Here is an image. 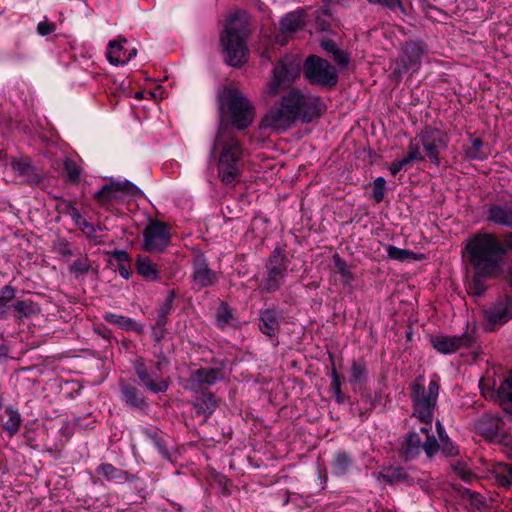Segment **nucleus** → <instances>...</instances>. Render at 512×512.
I'll return each mask as SVG.
<instances>
[{
  "instance_id": "obj_1",
  "label": "nucleus",
  "mask_w": 512,
  "mask_h": 512,
  "mask_svg": "<svg viewBox=\"0 0 512 512\" xmlns=\"http://www.w3.org/2000/svg\"><path fill=\"white\" fill-rule=\"evenodd\" d=\"M506 256L507 249L504 243L494 233L478 232L466 240L463 258L473 270L467 284V290L471 295L481 296L485 293V281L500 276Z\"/></svg>"
},
{
  "instance_id": "obj_2",
  "label": "nucleus",
  "mask_w": 512,
  "mask_h": 512,
  "mask_svg": "<svg viewBox=\"0 0 512 512\" xmlns=\"http://www.w3.org/2000/svg\"><path fill=\"white\" fill-rule=\"evenodd\" d=\"M325 105L319 96L293 88L281 96L261 120V128L286 131L297 121L308 124L320 118Z\"/></svg>"
},
{
  "instance_id": "obj_3",
  "label": "nucleus",
  "mask_w": 512,
  "mask_h": 512,
  "mask_svg": "<svg viewBox=\"0 0 512 512\" xmlns=\"http://www.w3.org/2000/svg\"><path fill=\"white\" fill-rule=\"evenodd\" d=\"M217 149H220L217 164L218 178L224 185L239 182L244 167L241 142L227 129L220 127L211 146L210 157H215Z\"/></svg>"
},
{
  "instance_id": "obj_4",
  "label": "nucleus",
  "mask_w": 512,
  "mask_h": 512,
  "mask_svg": "<svg viewBox=\"0 0 512 512\" xmlns=\"http://www.w3.org/2000/svg\"><path fill=\"white\" fill-rule=\"evenodd\" d=\"M250 33L248 16L245 12L234 13L220 35V44L225 55V63L241 67L248 60L245 40Z\"/></svg>"
},
{
  "instance_id": "obj_5",
  "label": "nucleus",
  "mask_w": 512,
  "mask_h": 512,
  "mask_svg": "<svg viewBox=\"0 0 512 512\" xmlns=\"http://www.w3.org/2000/svg\"><path fill=\"white\" fill-rule=\"evenodd\" d=\"M218 106L221 112L226 109L231 123L238 130L248 128L254 119V107L244 94L236 88H225L218 94Z\"/></svg>"
},
{
  "instance_id": "obj_6",
  "label": "nucleus",
  "mask_w": 512,
  "mask_h": 512,
  "mask_svg": "<svg viewBox=\"0 0 512 512\" xmlns=\"http://www.w3.org/2000/svg\"><path fill=\"white\" fill-rule=\"evenodd\" d=\"M422 380L423 377H418L410 387L412 416L421 422H432L440 387L437 381L431 380L426 390Z\"/></svg>"
},
{
  "instance_id": "obj_7",
  "label": "nucleus",
  "mask_w": 512,
  "mask_h": 512,
  "mask_svg": "<svg viewBox=\"0 0 512 512\" xmlns=\"http://www.w3.org/2000/svg\"><path fill=\"white\" fill-rule=\"evenodd\" d=\"M289 263L284 249L277 247L271 252L265 264V275L260 284L262 293L270 294L280 289L287 276Z\"/></svg>"
},
{
  "instance_id": "obj_8",
  "label": "nucleus",
  "mask_w": 512,
  "mask_h": 512,
  "mask_svg": "<svg viewBox=\"0 0 512 512\" xmlns=\"http://www.w3.org/2000/svg\"><path fill=\"white\" fill-rule=\"evenodd\" d=\"M143 195L142 190L128 180H111L94 194V200L103 209L112 212L116 204L124 201L125 196L141 197Z\"/></svg>"
},
{
  "instance_id": "obj_9",
  "label": "nucleus",
  "mask_w": 512,
  "mask_h": 512,
  "mask_svg": "<svg viewBox=\"0 0 512 512\" xmlns=\"http://www.w3.org/2000/svg\"><path fill=\"white\" fill-rule=\"evenodd\" d=\"M477 433L490 443H497L512 453V435L506 431L504 420L494 414H485L475 423Z\"/></svg>"
},
{
  "instance_id": "obj_10",
  "label": "nucleus",
  "mask_w": 512,
  "mask_h": 512,
  "mask_svg": "<svg viewBox=\"0 0 512 512\" xmlns=\"http://www.w3.org/2000/svg\"><path fill=\"white\" fill-rule=\"evenodd\" d=\"M422 450L428 459H432L438 452L437 439L428 436L423 441L418 431L413 430L403 436L398 455L404 462H409L418 458Z\"/></svg>"
},
{
  "instance_id": "obj_11",
  "label": "nucleus",
  "mask_w": 512,
  "mask_h": 512,
  "mask_svg": "<svg viewBox=\"0 0 512 512\" xmlns=\"http://www.w3.org/2000/svg\"><path fill=\"white\" fill-rule=\"evenodd\" d=\"M305 78L314 85L325 88L334 87L338 82V73L327 60L316 55L306 58L303 65Z\"/></svg>"
},
{
  "instance_id": "obj_12",
  "label": "nucleus",
  "mask_w": 512,
  "mask_h": 512,
  "mask_svg": "<svg viewBox=\"0 0 512 512\" xmlns=\"http://www.w3.org/2000/svg\"><path fill=\"white\" fill-rule=\"evenodd\" d=\"M132 365L140 384L147 391L157 394L168 390L169 378L161 377V371H158L154 364L149 365L143 357H138Z\"/></svg>"
},
{
  "instance_id": "obj_13",
  "label": "nucleus",
  "mask_w": 512,
  "mask_h": 512,
  "mask_svg": "<svg viewBox=\"0 0 512 512\" xmlns=\"http://www.w3.org/2000/svg\"><path fill=\"white\" fill-rule=\"evenodd\" d=\"M416 140H419L421 143V146L423 147L430 162L437 167L440 166V152L445 151L448 148V135L439 129L425 127L416 136Z\"/></svg>"
},
{
  "instance_id": "obj_14",
  "label": "nucleus",
  "mask_w": 512,
  "mask_h": 512,
  "mask_svg": "<svg viewBox=\"0 0 512 512\" xmlns=\"http://www.w3.org/2000/svg\"><path fill=\"white\" fill-rule=\"evenodd\" d=\"M486 330L495 331L512 319V295L497 298L483 309Z\"/></svg>"
},
{
  "instance_id": "obj_15",
  "label": "nucleus",
  "mask_w": 512,
  "mask_h": 512,
  "mask_svg": "<svg viewBox=\"0 0 512 512\" xmlns=\"http://www.w3.org/2000/svg\"><path fill=\"white\" fill-rule=\"evenodd\" d=\"M143 250L151 253L163 252L171 242V235L167 224L153 220L143 231Z\"/></svg>"
},
{
  "instance_id": "obj_16",
  "label": "nucleus",
  "mask_w": 512,
  "mask_h": 512,
  "mask_svg": "<svg viewBox=\"0 0 512 512\" xmlns=\"http://www.w3.org/2000/svg\"><path fill=\"white\" fill-rule=\"evenodd\" d=\"M432 347L440 354H454L460 349L470 348L475 343V338L471 333L461 335L436 334L430 337Z\"/></svg>"
},
{
  "instance_id": "obj_17",
  "label": "nucleus",
  "mask_w": 512,
  "mask_h": 512,
  "mask_svg": "<svg viewBox=\"0 0 512 512\" xmlns=\"http://www.w3.org/2000/svg\"><path fill=\"white\" fill-rule=\"evenodd\" d=\"M427 53V45L420 39L406 41L401 47L399 62L401 69H396L394 74L400 76L402 71L417 69L422 62V57Z\"/></svg>"
},
{
  "instance_id": "obj_18",
  "label": "nucleus",
  "mask_w": 512,
  "mask_h": 512,
  "mask_svg": "<svg viewBox=\"0 0 512 512\" xmlns=\"http://www.w3.org/2000/svg\"><path fill=\"white\" fill-rule=\"evenodd\" d=\"M191 265V280L193 287L197 291L211 287L218 282L219 277L217 272L209 267L208 260L203 253L195 254Z\"/></svg>"
},
{
  "instance_id": "obj_19",
  "label": "nucleus",
  "mask_w": 512,
  "mask_h": 512,
  "mask_svg": "<svg viewBox=\"0 0 512 512\" xmlns=\"http://www.w3.org/2000/svg\"><path fill=\"white\" fill-rule=\"evenodd\" d=\"M293 81V67L281 60L273 68V77L267 84L266 93L269 96H275L280 92V90L289 87Z\"/></svg>"
},
{
  "instance_id": "obj_20",
  "label": "nucleus",
  "mask_w": 512,
  "mask_h": 512,
  "mask_svg": "<svg viewBox=\"0 0 512 512\" xmlns=\"http://www.w3.org/2000/svg\"><path fill=\"white\" fill-rule=\"evenodd\" d=\"M119 390L121 400L129 408L142 411L149 407L147 398L134 381L121 380Z\"/></svg>"
},
{
  "instance_id": "obj_21",
  "label": "nucleus",
  "mask_w": 512,
  "mask_h": 512,
  "mask_svg": "<svg viewBox=\"0 0 512 512\" xmlns=\"http://www.w3.org/2000/svg\"><path fill=\"white\" fill-rule=\"evenodd\" d=\"M97 474L101 475L107 482L117 485L125 483L137 484L141 479L138 474L130 473L129 471L120 469L109 462H103L96 468Z\"/></svg>"
},
{
  "instance_id": "obj_22",
  "label": "nucleus",
  "mask_w": 512,
  "mask_h": 512,
  "mask_svg": "<svg viewBox=\"0 0 512 512\" xmlns=\"http://www.w3.org/2000/svg\"><path fill=\"white\" fill-rule=\"evenodd\" d=\"M222 371L218 368H199L187 380L185 388L199 392L203 386L214 385L221 378Z\"/></svg>"
},
{
  "instance_id": "obj_23",
  "label": "nucleus",
  "mask_w": 512,
  "mask_h": 512,
  "mask_svg": "<svg viewBox=\"0 0 512 512\" xmlns=\"http://www.w3.org/2000/svg\"><path fill=\"white\" fill-rule=\"evenodd\" d=\"M10 167L15 175L22 178L23 183L30 186L38 185L42 178L27 157L12 158Z\"/></svg>"
},
{
  "instance_id": "obj_24",
  "label": "nucleus",
  "mask_w": 512,
  "mask_h": 512,
  "mask_svg": "<svg viewBox=\"0 0 512 512\" xmlns=\"http://www.w3.org/2000/svg\"><path fill=\"white\" fill-rule=\"evenodd\" d=\"M282 318V312L277 308L262 309L259 311L258 328L264 335L276 337Z\"/></svg>"
},
{
  "instance_id": "obj_25",
  "label": "nucleus",
  "mask_w": 512,
  "mask_h": 512,
  "mask_svg": "<svg viewBox=\"0 0 512 512\" xmlns=\"http://www.w3.org/2000/svg\"><path fill=\"white\" fill-rule=\"evenodd\" d=\"M487 220L497 226L512 229V206L507 203L490 204L487 209Z\"/></svg>"
},
{
  "instance_id": "obj_26",
  "label": "nucleus",
  "mask_w": 512,
  "mask_h": 512,
  "mask_svg": "<svg viewBox=\"0 0 512 512\" xmlns=\"http://www.w3.org/2000/svg\"><path fill=\"white\" fill-rule=\"evenodd\" d=\"M381 478L389 485L403 483L410 486L415 484L416 470L404 467H390L381 473Z\"/></svg>"
},
{
  "instance_id": "obj_27",
  "label": "nucleus",
  "mask_w": 512,
  "mask_h": 512,
  "mask_svg": "<svg viewBox=\"0 0 512 512\" xmlns=\"http://www.w3.org/2000/svg\"><path fill=\"white\" fill-rule=\"evenodd\" d=\"M193 408L197 415H204L209 418L218 406L216 397L211 392H203L193 400Z\"/></svg>"
},
{
  "instance_id": "obj_28",
  "label": "nucleus",
  "mask_w": 512,
  "mask_h": 512,
  "mask_svg": "<svg viewBox=\"0 0 512 512\" xmlns=\"http://www.w3.org/2000/svg\"><path fill=\"white\" fill-rule=\"evenodd\" d=\"M304 26L305 15L300 10L287 13L280 21V30L285 34L300 31Z\"/></svg>"
},
{
  "instance_id": "obj_29",
  "label": "nucleus",
  "mask_w": 512,
  "mask_h": 512,
  "mask_svg": "<svg viewBox=\"0 0 512 512\" xmlns=\"http://www.w3.org/2000/svg\"><path fill=\"white\" fill-rule=\"evenodd\" d=\"M103 318L107 323L116 325L124 331H134L138 334L143 333V326L127 316L108 312L104 314Z\"/></svg>"
},
{
  "instance_id": "obj_30",
  "label": "nucleus",
  "mask_w": 512,
  "mask_h": 512,
  "mask_svg": "<svg viewBox=\"0 0 512 512\" xmlns=\"http://www.w3.org/2000/svg\"><path fill=\"white\" fill-rule=\"evenodd\" d=\"M136 270L146 280L157 281L160 279L157 265L147 256L139 255L137 257Z\"/></svg>"
},
{
  "instance_id": "obj_31",
  "label": "nucleus",
  "mask_w": 512,
  "mask_h": 512,
  "mask_svg": "<svg viewBox=\"0 0 512 512\" xmlns=\"http://www.w3.org/2000/svg\"><path fill=\"white\" fill-rule=\"evenodd\" d=\"M125 38L119 37L116 40H111L108 43L106 57L110 64L118 66L126 64L125 51L123 50V43H126Z\"/></svg>"
},
{
  "instance_id": "obj_32",
  "label": "nucleus",
  "mask_w": 512,
  "mask_h": 512,
  "mask_svg": "<svg viewBox=\"0 0 512 512\" xmlns=\"http://www.w3.org/2000/svg\"><path fill=\"white\" fill-rule=\"evenodd\" d=\"M354 464L353 458L346 451H338L331 462L332 472L336 476L346 475Z\"/></svg>"
},
{
  "instance_id": "obj_33",
  "label": "nucleus",
  "mask_w": 512,
  "mask_h": 512,
  "mask_svg": "<svg viewBox=\"0 0 512 512\" xmlns=\"http://www.w3.org/2000/svg\"><path fill=\"white\" fill-rule=\"evenodd\" d=\"M141 432L146 437V439H148L153 444V446L158 450V452L165 460H171V455L168 450L166 441L159 435L157 430L143 428Z\"/></svg>"
},
{
  "instance_id": "obj_34",
  "label": "nucleus",
  "mask_w": 512,
  "mask_h": 512,
  "mask_svg": "<svg viewBox=\"0 0 512 512\" xmlns=\"http://www.w3.org/2000/svg\"><path fill=\"white\" fill-rule=\"evenodd\" d=\"M5 414L8 419L3 423L4 430L9 434L10 437L16 435L22 424V417L17 408L9 406L5 409Z\"/></svg>"
},
{
  "instance_id": "obj_35",
  "label": "nucleus",
  "mask_w": 512,
  "mask_h": 512,
  "mask_svg": "<svg viewBox=\"0 0 512 512\" xmlns=\"http://www.w3.org/2000/svg\"><path fill=\"white\" fill-rule=\"evenodd\" d=\"M493 475L499 486L504 488L512 486V464L498 463L493 468Z\"/></svg>"
},
{
  "instance_id": "obj_36",
  "label": "nucleus",
  "mask_w": 512,
  "mask_h": 512,
  "mask_svg": "<svg viewBox=\"0 0 512 512\" xmlns=\"http://www.w3.org/2000/svg\"><path fill=\"white\" fill-rule=\"evenodd\" d=\"M176 298V292L174 290H170L165 301L159 306L157 310V317L155 319V323L158 326H166L168 323V315L171 313L173 308V303Z\"/></svg>"
},
{
  "instance_id": "obj_37",
  "label": "nucleus",
  "mask_w": 512,
  "mask_h": 512,
  "mask_svg": "<svg viewBox=\"0 0 512 512\" xmlns=\"http://www.w3.org/2000/svg\"><path fill=\"white\" fill-rule=\"evenodd\" d=\"M17 289L10 284L4 285L0 289V319H6L8 309L11 308V302L16 297Z\"/></svg>"
},
{
  "instance_id": "obj_38",
  "label": "nucleus",
  "mask_w": 512,
  "mask_h": 512,
  "mask_svg": "<svg viewBox=\"0 0 512 512\" xmlns=\"http://www.w3.org/2000/svg\"><path fill=\"white\" fill-rule=\"evenodd\" d=\"M11 308L20 319L32 317L40 312L39 306L32 300H18L11 304Z\"/></svg>"
},
{
  "instance_id": "obj_39",
  "label": "nucleus",
  "mask_w": 512,
  "mask_h": 512,
  "mask_svg": "<svg viewBox=\"0 0 512 512\" xmlns=\"http://www.w3.org/2000/svg\"><path fill=\"white\" fill-rule=\"evenodd\" d=\"M484 142L481 138H472L471 146L463 147L464 156L468 160H485L486 153L483 151Z\"/></svg>"
},
{
  "instance_id": "obj_40",
  "label": "nucleus",
  "mask_w": 512,
  "mask_h": 512,
  "mask_svg": "<svg viewBox=\"0 0 512 512\" xmlns=\"http://www.w3.org/2000/svg\"><path fill=\"white\" fill-rule=\"evenodd\" d=\"M332 259L337 273L341 275L343 284L351 285L354 281V274L349 270L347 262L338 253H335Z\"/></svg>"
},
{
  "instance_id": "obj_41",
  "label": "nucleus",
  "mask_w": 512,
  "mask_h": 512,
  "mask_svg": "<svg viewBox=\"0 0 512 512\" xmlns=\"http://www.w3.org/2000/svg\"><path fill=\"white\" fill-rule=\"evenodd\" d=\"M492 399H505L512 401V369L509 376L503 380L497 390H491Z\"/></svg>"
},
{
  "instance_id": "obj_42",
  "label": "nucleus",
  "mask_w": 512,
  "mask_h": 512,
  "mask_svg": "<svg viewBox=\"0 0 512 512\" xmlns=\"http://www.w3.org/2000/svg\"><path fill=\"white\" fill-rule=\"evenodd\" d=\"M63 169L69 183L77 184L79 182L82 169L74 160L66 158L63 163Z\"/></svg>"
},
{
  "instance_id": "obj_43",
  "label": "nucleus",
  "mask_w": 512,
  "mask_h": 512,
  "mask_svg": "<svg viewBox=\"0 0 512 512\" xmlns=\"http://www.w3.org/2000/svg\"><path fill=\"white\" fill-rule=\"evenodd\" d=\"M366 378L367 370L365 363L354 360L350 369V382L353 384H361L366 381Z\"/></svg>"
},
{
  "instance_id": "obj_44",
  "label": "nucleus",
  "mask_w": 512,
  "mask_h": 512,
  "mask_svg": "<svg viewBox=\"0 0 512 512\" xmlns=\"http://www.w3.org/2000/svg\"><path fill=\"white\" fill-rule=\"evenodd\" d=\"M438 451H440L445 457H453L459 454L458 447L452 442L448 434L441 436L437 440Z\"/></svg>"
},
{
  "instance_id": "obj_45",
  "label": "nucleus",
  "mask_w": 512,
  "mask_h": 512,
  "mask_svg": "<svg viewBox=\"0 0 512 512\" xmlns=\"http://www.w3.org/2000/svg\"><path fill=\"white\" fill-rule=\"evenodd\" d=\"M91 269L89 259L87 256L76 259L70 266L69 270L74 274L75 278L85 276Z\"/></svg>"
},
{
  "instance_id": "obj_46",
  "label": "nucleus",
  "mask_w": 512,
  "mask_h": 512,
  "mask_svg": "<svg viewBox=\"0 0 512 512\" xmlns=\"http://www.w3.org/2000/svg\"><path fill=\"white\" fill-rule=\"evenodd\" d=\"M451 468L453 472L466 483H470L473 479H475V475L463 461H456L452 463Z\"/></svg>"
},
{
  "instance_id": "obj_47",
  "label": "nucleus",
  "mask_w": 512,
  "mask_h": 512,
  "mask_svg": "<svg viewBox=\"0 0 512 512\" xmlns=\"http://www.w3.org/2000/svg\"><path fill=\"white\" fill-rule=\"evenodd\" d=\"M57 210L61 213L69 215L75 224H77L83 218L74 204L68 200H61L57 205Z\"/></svg>"
},
{
  "instance_id": "obj_48",
  "label": "nucleus",
  "mask_w": 512,
  "mask_h": 512,
  "mask_svg": "<svg viewBox=\"0 0 512 512\" xmlns=\"http://www.w3.org/2000/svg\"><path fill=\"white\" fill-rule=\"evenodd\" d=\"M386 252L390 259L398 260V261H405L407 259H414V252L407 250V249H401L393 245H387L386 246Z\"/></svg>"
},
{
  "instance_id": "obj_49",
  "label": "nucleus",
  "mask_w": 512,
  "mask_h": 512,
  "mask_svg": "<svg viewBox=\"0 0 512 512\" xmlns=\"http://www.w3.org/2000/svg\"><path fill=\"white\" fill-rule=\"evenodd\" d=\"M76 226L86 235L87 238L94 240L96 244L100 243L101 240L98 239L96 235L97 229L102 230L100 225L94 226L92 223L88 222L86 219L82 218Z\"/></svg>"
},
{
  "instance_id": "obj_50",
  "label": "nucleus",
  "mask_w": 512,
  "mask_h": 512,
  "mask_svg": "<svg viewBox=\"0 0 512 512\" xmlns=\"http://www.w3.org/2000/svg\"><path fill=\"white\" fill-rule=\"evenodd\" d=\"M216 319L218 326L221 328L225 327L233 319L232 310L229 308L227 303L222 302L220 304L217 310Z\"/></svg>"
},
{
  "instance_id": "obj_51",
  "label": "nucleus",
  "mask_w": 512,
  "mask_h": 512,
  "mask_svg": "<svg viewBox=\"0 0 512 512\" xmlns=\"http://www.w3.org/2000/svg\"><path fill=\"white\" fill-rule=\"evenodd\" d=\"M386 180L383 177H377L373 183V199L376 203L383 201L385 197Z\"/></svg>"
},
{
  "instance_id": "obj_52",
  "label": "nucleus",
  "mask_w": 512,
  "mask_h": 512,
  "mask_svg": "<svg viewBox=\"0 0 512 512\" xmlns=\"http://www.w3.org/2000/svg\"><path fill=\"white\" fill-rule=\"evenodd\" d=\"M420 145L421 143L419 140H416V137L412 139L408 145V152L407 154L411 157V159H414L415 162L424 161L425 157L422 155L420 151Z\"/></svg>"
},
{
  "instance_id": "obj_53",
  "label": "nucleus",
  "mask_w": 512,
  "mask_h": 512,
  "mask_svg": "<svg viewBox=\"0 0 512 512\" xmlns=\"http://www.w3.org/2000/svg\"><path fill=\"white\" fill-rule=\"evenodd\" d=\"M330 360L332 362V367H331V372L328 374L331 378V385H330V388L333 392V394L335 393H338L341 390V386H342V383H341V380H340V376L336 370V366L333 362V356L330 355Z\"/></svg>"
},
{
  "instance_id": "obj_54",
  "label": "nucleus",
  "mask_w": 512,
  "mask_h": 512,
  "mask_svg": "<svg viewBox=\"0 0 512 512\" xmlns=\"http://www.w3.org/2000/svg\"><path fill=\"white\" fill-rule=\"evenodd\" d=\"M462 496L464 498H467L470 504L478 509H480V507L483 506L485 503L484 498L481 494L473 492L470 489H464Z\"/></svg>"
},
{
  "instance_id": "obj_55",
  "label": "nucleus",
  "mask_w": 512,
  "mask_h": 512,
  "mask_svg": "<svg viewBox=\"0 0 512 512\" xmlns=\"http://www.w3.org/2000/svg\"><path fill=\"white\" fill-rule=\"evenodd\" d=\"M111 258L118 262V264H125L131 262V257L125 250L114 249L113 251L107 252Z\"/></svg>"
},
{
  "instance_id": "obj_56",
  "label": "nucleus",
  "mask_w": 512,
  "mask_h": 512,
  "mask_svg": "<svg viewBox=\"0 0 512 512\" xmlns=\"http://www.w3.org/2000/svg\"><path fill=\"white\" fill-rule=\"evenodd\" d=\"M151 337L155 344H160L167 334L166 326H158L156 323L151 327Z\"/></svg>"
},
{
  "instance_id": "obj_57",
  "label": "nucleus",
  "mask_w": 512,
  "mask_h": 512,
  "mask_svg": "<svg viewBox=\"0 0 512 512\" xmlns=\"http://www.w3.org/2000/svg\"><path fill=\"white\" fill-rule=\"evenodd\" d=\"M329 17L323 16L315 12L316 28L322 32L330 31L331 24L328 20Z\"/></svg>"
},
{
  "instance_id": "obj_58",
  "label": "nucleus",
  "mask_w": 512,
  "mask_h": 512,
  "mask_svg": "<svg viewBox=\"0 0 512 512\" xmlns=\"http://www.w3.org/2000/svg\"><path fill=\"white\" fill-rule=\"evenodd\" d=\"M333 60L339 65V66H346L350 61V55L345 52L344 50L337 49L335 52L332 53Z\"/></svg>"
},
{
  "instance_id": "obj_59",
  "label": "nucleus",
  "mask_w": 512,
  "mask_h": 512,
  "mask_svg": "<svg viewBox=\"0 0 512 512\" xmlns=\"http://www.w3.org/2000/svg\"><path fill=\"white\" fill-rule=\"evenodd\" d=\"M56 30V25L53 22L42 21L37 25V32L41 36H47Z\"/></svg>"
},
{
  "instance_id": "obj_60",
  "label": "nucleus",
  "mask_w": 512,
  "mask_h": 512,
  "mask_svg": "<svg viewBox=\"0 0 512 512\" xmlns=\"http://www.w3.org/2000/svg\"><path fill=\"white\" fill-rule=\"evenodd\" d=\"M156 357L157 361H151V363L155 365V368L158 369V371H162L163 367L169 365L170 361L162 349L156 354Z\"/></svg>"
},
{
  "instance_id": "obj_61",
  "label": "nucleus",
  "mask_w": 512,
  "mask_h": 512,
  "mask_svg": "<svg viewBox=\"0 0 512 512\" xmlns=\"http://www.w3.org/2000/svg\"><path fill=\"white\" fill-rule=\"evenodd\" d=\"M479 387H480V390H481V393L482 395L486 398V399H490V400H493L491 398V396L489 395L490 394V391L493 389V390H496L495 389V383L493 382L492 384L490 383L489 380H480L479 382Z\"/></svg>"
},
{
  "instance_id": "obj_62",
  "label": "nucleus",
  "mask_w": 512,
  "mask_h": 512,
  "mask_svg": "<svg viewBox=\"0 0 512 512\" xmlns=\"http://www.w3.org/2000/svg\"><path fill=\"white\" fill-rule=\"evenodd\" d=\"M320 46L323 50H325L326 52H328L330 54H332L333 52H335L338 49L335 41L330 38L322 39L320 41Z\"/></svg>"
},
{
  "instance_id": "obj_63",
  "label": "nucleus",
  "mask_w": 512,
  "mask_h": 512,
  "mask_svg": "<svg viewBox=\"0 0 512 512\" xmlns=\"http://www.w3.org/2000/svg\"><path fill=\"white\" fill-rule=\"evenodd\" d=\"M498 402L507 417L512 420V401L505 399H493Z\"/></svg>"
},
{
  "instance_id": "obj_64",
  "label": "nucleus",
  "mask_w": 512,
  "mask_h": 512,
  "mask_svg": "<svg viewBox=\"0 0 512 512\" xmlns=\"http://www.w3.org/2000/svg\"><path fill=\"white\" fill-rule=\"evenodd\" d=\"M117 269L119 274L124 279H129L131 276V262H126L125 264H118Z\"/></svg>"
}]
</instances>
